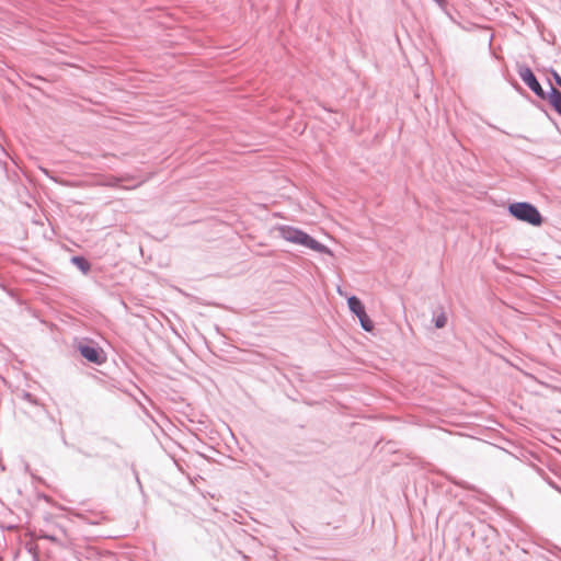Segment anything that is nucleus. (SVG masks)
Returning <instances> with one entry per match:
<instances>
[{
    "label": "nucleus",
    "mask_w": 561,
    "mask_h": 561,
    "mask_svg": "<svg viewBox=\"0 0 561 561\" xmlns=\"http://www.w3.org/2000/svg\"><path fill=\"white\" fill-rule=\"evenodd\" d=\"M277 231L279 236L291 243L304 245L306 248H309L316 252L319 253H330V250L324 244L318 242L312 237H310L308 233L304 232L302 230L287 226L282 225L277 227Z\"/></svg>",
    "instance_id": "1"
},
{
    "label": "nucleus",
    "mask_w": 561,
    "mask_h": 561,
    "mask_svg": "<svg viewBox=\"0 0 561 561\" xmlns=\"http://www.w3.org/2000/svg\"><path fill=\"white\" fill-rule=\"evenodd\" d=\"M508 213L517 220L525 221L531 226H540L543 221L539 210L530 203L516 202L508 205Z\"/></svg>",
    "instance_id": "2"
},
{
    "label": "nucleus",
    "mask_w": 561,
    "mask_h": 561,
    "mask_svg": "<svg viewBox=\"0 0 561 561\" xmlns=\"http://www.w3.org/2000/svg\"><path fill=\"white\" fill-rule=\"evenodd\" d=\"M12 260L19 266V270L15 271L16 277L25 282H33L35 275V256L24 250H19L13 255Z\"/></svg>",
    "instance_id": "3"
},
{
    "label": "nucleus",
    "mask_w": 561,
    "mask_h": 561,
    "mask_svg": "<svg viewBox=\"0 0 561 561\" xmlns=\"http://www.w3.org/2000/svg\"><path fill=\"white\" fill-rule=\"evenodd\" d=\"M518 75L524 83L540 99L546 100L547 93L535 77L533 70L527 66H522L518 69Z\"/></svg>",
    "instance_id": "4"
},
{
    "label": "nucleus",
    "mask_w": 561,
    "mask_h": 561,
    "mask_svg": "<svg viewBox=\"0 0 561 561\" xmlns=\"http://www.w3.org/2000/svg\"><path fill=\"white\" fill-rule=\"evenodd\" d=\"M19 553L25 550L32 557V561H35V531L30 528L21 530L19 534Z\"/></svg>",
    "instance_id": "5"
},
{
    "label": "nucleus",
    "mask_w": 561,
    "mask_h": 561,
    "mask_svg": "<svg viewBox=\"0 0 561 561\" xmlns=\"http://www.w3.org/2000/svg\"><path fill=\"white\" fill-rule=\"evenodd\" d=\"M79 351H80V354L89 362L95 363V364L100 363V352L94 346L80 345Z\"/></svg>",
    "instance_id": "6"
},
{
    "label": "nucleus",
    "mask_w": 561,
    "mask_h": 561,
    "mask_svg": "<svg viewBox=\"0 0 561 561\" xmlns=\"http://www.w3.org/2000/svg\"><path fill=\"white\" fill-rule=\"evenodd\" d=\"M554 111L561 115V92L550 84V92L547 98Z\"/></svg>",
    "instance_id": "7"
},
{
    "label": "nucleus",
    "mask_w": 561,
    "mask_h": 561,
    "mask_svg": "<svg viewBox=\"0 0 561 561\" xmlns=\"http://www.w3.org/2000/svg\"><path fill=\"white\" fill-rule=\"evenodd\" d=\"M347 305H348L350 310L354 314H358V313L364 314V312H365L364 305L356 296H351L347 299Z\"/></svg>",
    "instance_id": "8"
},
{
    "label": "nucleus",
    "mask_w": 561,
    "mask_h": 561,
    "mask_svg": "<svg viewBox=\"0 0 561 561\" xmlns=\"http://www.w3.org/2000/svg\"><path fill=\"white\" fill-rule=\"evenodd\" d=\"M356 317L358 318L359 322H360V327L367 331V332H370L373 331L374 329V323L373 321L369 319V317L367 316L366 311L364 312V314H356Z\"/></svg>",
    "instance_id": "9"
},
{
    "label": "nucleus",
    "mask_w": 561,
    "mask_h": 561,
    "mask_svg": "<svg viewBox=\"0 0 561 561\" xmlns=\"http://www.w3.org/2000/svg\"><path fill=\"white\" fill-rule=\"evenodd\" d=\"M71 262L83 273H88L90 271V263L82 256H73Z\"/></svg>",
    "instance_id": "10"
},
{
    "label": "nucleus",
    "mask_w": 561,
    "mask_h": 561,
    "mask_svg": "<svg viewBox=\"0 0 561 561\" xmlns=\"http://www.w3.org/2000/svg\"><path fill=\"white\" fill-rule=\"evenodd\" d=\"M16 398H21L23 400H26L27 402H30L31 404H35V398L34 396L28 392V391H25V390H21V391H18L15 393Z\"/></svg>",
    "instance_id": "11"
},
{
    "label": "nucleus",
    "mask_w": 561,
    "mask_h": 561,
    "mask_svg": "<svg viewBox=\"0 0 561 561\" xmlns=\"http://www.w3.org/2000/svg\"><path fill=\"white\" fill-rule=\"evenodd\" d=\"M447 323V318L445 314H439L436 319H435V327L440 329V328H444Z\"/></svg>",
    "instance_id": "12"
},
{
    "label": "nucleus",
    "mask_w": 561,
    "mask_h": 561,
    "mask_svg": "<svg viewBox=\"0 0 561 561\" xmlns=\"http://www.w3.org/2000/svg\"><path fill=\"white\" fill-rule=\"evenodd\" d=\"M124 179L123 178H111L105 184L106 185H110V186H117L119 182H122Z\"/></svg>",
    "instance_id": "13"
},
{
    "label": "nucleus",
    "mask_w": 561,
    "mask_h": 561,
    "mask_svg": "<svg viewBox=\"0 0 561 561\" xmlns=\"http://www.w3.org/2000/svg\"><path fill=\"white\" fill-rule=\"evenodd\" d=\"M0 288H2L9 296H11L12 298L15 297L14 295V290L11 289V288H8L7 285L2 282H0Z\"/></svg>",
    "instance_id": "14"
},
{
    "label": "nucleus",
    "mask_w": 561,
    "mask_h": 561,
    "mask_svg": "<svg viewBox=\"0 0 561 561\" xmlns=\"http://www.w3.org/2000/svg\"><path fill=\"white\" fill-rule=\"evenodd\" d=\"M25 470L30 472L32 482L35 481V473L31 470V466L28 463L25 465Z\"/></svg>",
    "instance_id": "15"
},
{
    "label": "nucleus",
    "mask_w": 561,
    "mask_h": 561,
    "mask_svg": "<svg viewBox=\"0 0 561 561\" xmlns=\"http://www.w3.org/2000/svg\"><path fill=\"white\" fill-rule=\"evenodd\" d=\"M556 83L561 88V77L556 71L552 72Z\"/></svg>",
    "instance_id": "16"
},
{
    "label": "nucleus",
    "mask_w": 561,
    "mask_h": 561,
    "mask_svg": "<svg viewBox=\"0 0 561 561\" xmlns=\"http://www.w3.org/2000/svg\"><path fill=\"white\" fill-rule=\"evenodd\" d=\"M42 537H43V538H49V536L42 535V534H38V533H37L36 538L38 539V538H42ZM50 539H53V537H50Z\"/></svg>",
    "instance_id": "17"
},
{
    "label": "nucleus",
    "mask_w": 561,
    "mask_h": 561,
    "mask_svg": "<svg viewBox=\"0 0 561 561\" xmlns=\"http://www.w3.org/2000/svg\"><path fill=\"white\" fill-rule=\"evenodd\" d=\"M36 499H37V501H39V500L42 499V496H41L39 494H37V495H36ZM43 500H44L45 502H47V497H46V496H43Z\"/></svg>",
    "instance_id": "18"
}]
</instances>
